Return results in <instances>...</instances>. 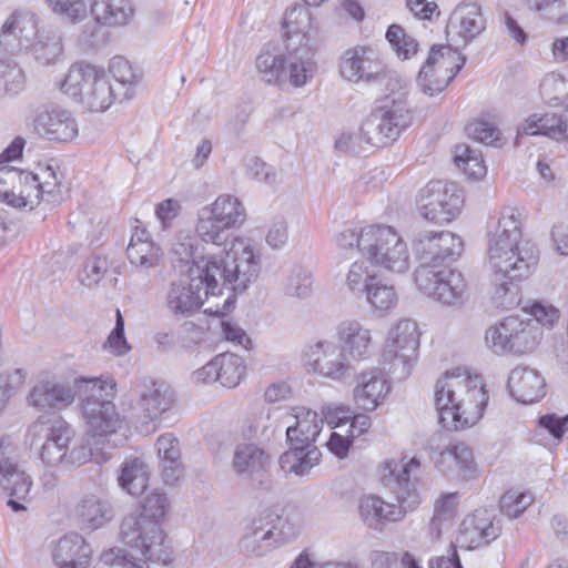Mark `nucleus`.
<instances>
[{"label": "nucleus", "instance_id": "obj_46", "mask_svg": "<svg viewBox=\"0 0 568 568\" xmlns=\"http://www.w3.org/2000/svg\"><path fill=\"white\" fill-rule=\"evenodd\" d=\"M219 383L227 388L237 386L245 375V365L241 356L223 353L217 355Z\"/></svg>", "mask_w": 568, "mask_h": 568}, {"label": "nucleus", "instance_id": "obj_19", "mask_svg": "<svg viewBox=\"0 0 568 568\" xmlns=\"http://www.w3.org/2000/svg\"><path fill=\"white\" fill-rule=\"evenodd\" d=\"M414 278L418 291L425 296L448 306L462 303L466 282L459 271L446 266L416 268Z\"/></svg>", "mask_w": 568, "mask_h": 568}, {"label": "nucleus", "instance_id": "obj_27", "mask_svg": "<svg viewBox=\"0 0 568 568\" xmlns=\"http://www.w3.org/2000/svg\"><path fill=\"white\" fill-rule=\"evenodd\" d=\"M134 9L130 0H94L91 4L93 23L85 24L83 36L90 45L95 43L97 32L101 26H123L132 18Z\"/></svg>", "mask_w": 568, "mask_h": 568}, {"label": "nucleus", "instance_id": "obj_36", "mask_svg": "<svg viewBox=\"0 0 568 568\" xmlns=\"http://www.w3.org/2000/svg\"><path fill=\"white\" fill-rule=\"evenodd\" d=\"M91 548L79 534L60 538L52 551L53 562L59 568H88Z\"/></svg>", "mask_w": 568, "mask_h": 568}, {"label": "nucleus", "instance_id": "obj_34", "mask_svg": "<svg viewBox=\"0 0 568 568\" xmlns=\"http://www.w3.org/2000/svg\"><path fill=\"white\" fill-rule=\"evenodd\" d=\"M126 256L131 265L148 272L160 265L163 253L145 229L135 227L126 247Z\"/></svg>", "mask_w": 568, "mask_h": 568}, {"label": "nucleus", "instance_id": "obj_44", "mask_svg": "<svg viewBox=\"0 0 568 568\" xmlns=\"http://www.w3.org/2000/svg\"><path fill=\"white\" fill-rule=\"evenodd\" d=\"M10 184L18 183L21 189L18 194V207L24 210H33L41 202V191H39L40 182L37 173L21 170V173H13L8 176Z\"/></svg>", "mask_w": 568, "mask_h": 568}, {"label": "nucleus", "instance_id": "obj_37", "mask_svg": "<svg viewBox=\"0 0 568 568\" xmlns=\"http://www.w3.org/2000/svg\"><path fill=\"white\" fill-rule=\"evenodd\" d=\"M161 476L165 484L174 485L183 475L179 439L171 433L161 435L155 443Z\"/></svg>", "mask_w": 568, "mask_h": 568}, {"label": "nucleus", "instance_id": "obj_13", "mask_svg": "<svg viewBox=\"0 0 568 568\" xmlns=\"http://www.w3.org/2000/svg\"><path fill=\"white\" fill-rule=\"evenodd\" d=\"M32 478L20 464L18 449L8 438L0 439V487L9 497L7 505L14 513L27 510Z\"/></svg>", "mask_w": 568, "mask_h": 568}, {"label": "nucleus", "instance_id": "obj_55", "mask_svg": "<svg viewBox=\"0 0 568 568\" xmlns=\"http://www.w3.org/2000/svg\"><path fill=\"white\" fill-rule=\"evenodd\" d=\"M554 113H534L530 114L517 129L518 135H546L552 139Z\"/></svg>", "mask_w": 568, "mask_h": 568}, {"label": "nucleus", "instance_id": "obj_47", "mask_svg": "<svg viewBox=\"0 0 568 568\" xmlns=\"http://www.w3.org/2000/svg\"><path fill=\"white\" fill-rule=\"evenodd\" d=\"M542 100L550 105L568 104V79L557 72L547 73L539 85Z\"/></svg>", "mask_w": 568, "mask_h": 568}, {"label": "nucleus", "instance_id": "obj_26", "mask_svg": "<svg viewBox=\"0 0 568 568\" xmlns=\"http://www.w3.org/2000/svg\"><path fill=\"white\" fill-rule=\"evenodd\" d=\"M74 429L62 418L53 419L45 428L44 443L41 446L40 459L47 467L63 468L68 446L74 437Z\"/></svg>", "mask_w": 568, "mask_h": 568}, {"label": "nucleus", "instance_id": "obj_57", "mask_svg": "<svg viewBox=\"0 0 568 568\" xmlns=\"http://www.w3.org/2000/svg\"><path fill=\"white\" fill-rule=\"evenodd\" d=\"M37 175L40 182L41 200L52 204L59 203L62 200V185L53 168L48 165Z\"/></svg>", "mask_w": 568, "mask_h": 568}, {"label": "nucleus", "instance_id": "obj_31", "mask_svg": "<svg viewBox=\"0 0 568 568\" xmlns=\"http://www.w3.org/2000/svg\"><path fill=\"white\" fill-rule=\"evenodd\" d=\"M507 388L518 403L532 404L546 395V381L537 369L517 366L508 376Z\"/></svg>", "mask_w": 568, "mask_h": 568}, {"label": "nucleus", "instance_id": "obj_18", "mask_svg": "<svg viewBox=\"0 0 568 568\" xmlns=\"http://www.w3.org/2000/svg\"><path fill=\"white\" fill-rule=\"evenodd\" d=\"M303 361L308 371L337 383L345 382L354 373L346 354L335 342L328 339L307 344L303 351Z\"/></svg>", "mask_w": 568, "mask_h": 568}, {"label": "nucleus", "instance_id": "obj_5", "mask_svg": "<svg viewBox=\"0 0 568 568\" xmlns=\"http://www.w3.org/2000/svg\"><path fill=\"white\" fill-rule=\"evenodd\" d=\"M488 398L481 378L460 368L446 372L435 384L434 405L439 424L447 430H462L477 424Z\"/></svg>", "mask_w": 568, "mask_h": 568}, {"label": "nucleus", "instance_id": "obj_17", "mask_svg": "<svg viewBox=\"0 0 568 568\" xmlns=\"http://www.w3.org/2000/svg\"><path fill=\"white\" fill-rule=\"evenodd\" d=\"M287 525V519L282 515L265 509L245 528L240 548L247 556H265L287 538L284 531Z\"/></svg>", "mask_w": 568, "mask_h": 568}, {"label": "nucleus", "instance_id": "obj_58", "mask_svg": "<svg viewBox=\"0 0 568 568\" xmlns=\"http://www.w3.org/2000/svg\"><path fill=\"white\" fill-rule=\"evenodd\" d=\"M530 8L542 17L557 23H568L566 0H527Z\"/></svg>", "mask_w": 568, "mask_h": 568}, {"label": "nucleus", "instance_id": "obj_16", "mask_svg": "<svg viewBox=\"0 0 568 568\" xmlns=\"http://www.w3.org/2000/svg\"><path fill=\"white\" fill-rule=\"evenodd\" d=\"M417 204L424 219L444 224L458 216L464 197L455 183L430 181L419 191Z\"/></svg>", "mask_w": 568, "mask_h": 568}, {"label": "nucleus", "instance_id": "obj_35", "mask_svg": "<svg viewBox=\"0 0 568 568\" xmlns=\"http://www.w3.org/2000/svg\"><path fill=\"white\" fill-rule=\"evenodd\" d=\"M294 424L286 428V439L290 445H315L324 423L318 414L307 407L292 408Z\"/></svg>", "mask_w": 568, "mask_h": 568}, {"label": "nucleus", "instance_id": "obj_61", "mask_svg": "<svg viewBox=\"0 0 568 568\" xmlns=\"http://www.w3.org/2000/svg\"><path fill=\"white\" fill-rule=\"evenodd\" d=\"M103 348L116 356H122L131 349L124 335V320L120 310H116L115 325L104 342Z\"/></svg>", "mask_w": 568, "mask_h": 568}, {"label": "nucleus", "instance_id": "obj_11", "mask_svg": "<svg viewBox=\"0 0 568 568\" xmlns=\"http://www.w3.org/2000/svg\"><path fill=\"white\" fill-rule=\"evenodd\" d=\"M365 257L375 266L393 273H405L409 268V251L399 233L388 225H368L364 239Z\"/></svg>", "mask_w": 568, "mask_h": 568}, {"label": "nucleus", "instance_id": "obj_6", "mask_svg": "<svg viewBox=\"0 0 568 568\" xmlns=\"http://www.w3.org/2000/svg\"><path fill=\"white\" fill-rule=\"evenodd\" d=\"M0 45L9 53L30 49L42 65L55 64L62 60V37L58 31L38 30V18L30 11H14L3 23Z\"/></svg>", "mask_w": 568, "mask_h": 568}, {"label": "nucleus", "instance_id": "obj_43", "mask_svg": "<svg viewBox=\"0 0 568 568\" xmlns=\"http://www.w3.org/2000/svg\"><path fill=\"white\" fill-rule=\"evenodd\" d=\"M109 72L114 79L120 94V101L134 95V89L140 80L131 63L123 57H113L109 63Z\"/></svg>", "mask_w": 568, "mask_h": 568}, {"label": "nucleus", "instance_id": "obj_8", "mask_svg": "<svg viewBox=\"0 0 568 568\" xmlns=\"http://www.w3.org/2000/svg\"><path fill=\"white\" fill-rule=\"evenodd\" d=\"M83 393H90L82 399V414L88 425V434L93 437H106L118 433L124 424L113 403L115 382L112 378H80L77 384Z\"/></svg>", "mask_w": 568, "mask_h": 568}, {"label": "nucleus", "instance_id": "obj_32", "mask_svg": "<svg viewBox=\"0 0 568 568\" xmlns=\"http://www.w3.org/2000/svg\"><path fill=\"white\" fill-rule=\"evenodd\" d=\"M337 339L341 349L349 361L361 362L371 357L373 337L371 329L356 320L342 322L337 327Z\"/></svg>", "mask_w": 568, "mask_h": 568}, {"label": "nucleus", "instance_id": "obj_48", "mask_svg": "<svg viewBox=\"0 0 568 568\" xmlns=\"http://www.w3.org/2000/svg\"><path fill=\"white\" fill-rule=\"evenodd\" d=\"M196 236L201 242L221 245L227 240L229 226H224L215 221L212 213H206L205 207L200 211L196 224Z\"/></svg>", "mask_w": 568, "mask_h": 568}, {"label": "nucleus", "instance_id": "obj_28", "mask_svg": "<svg viewBox=\"0 0 568 568\" xmlns=\"http://www.w3.org/2000/svg\"><path fill=\"white\" fill-rule=\"evenodd\" d=\"M389 392L390 383L383 372L378 368H372L362 372L357 376L353 397L358 408L373 412L384 403Z\"/></svg>", "mask_w": 568, "mask_h": 568}, {"label": "nucleus", "instance_id": "obj_22", "mask_svg": "<svg viewBox=\"0 0 568 568\" xmlns=\"http://www.w3.org/2000/svg\"><path fill=\"white\" fill-rule=\"evenodd\" d=\"M418 346L417 324L410 320H402L388 332L382 355L383 361L394 363V365L399 363L403 373L408 374L410 362L416 357Z\"/></svg>", "mask_w": 568, "mask_h": 568}, {"label": "nucleus", "instance_id": "obj_33", "mask_svg": "<svg viewBox=\"0 0 568 568\" xmlns=\"http://www.w3.org/2000/svg\"><path fill=\"white\" fill-rule=\"evenodd\" d=\"M202 250L203 246L196 235L179 233L171 250L174 267H179L181 273H184L186 267L187 274H199L212 257L205 258Z\"/></svg>", "mask_w": 568, "mask_h": 568}, {"label": "nucleus", "instance_id": "obj_45", "mask_svg": "<svg viewBox=\"0 0 568 568\" xmlns=\"http://www.w3.org/2000/svg\"><path fill=\"white\" fill-rule=\"evenodd\" d=\"M454 161L457 168L471 179H480L486 175L487 168L479 149H474L468 144H458L455 146Z\"/></svg>", "mask_w": 568, "mask_h": 568}, {"label": "nucleus", "instance_id": "obj_24", "mask_svg": "<svg viewBox=\"0 0 568 568\" xmlns=\"http://www.w3.org/2000/svg\"><path fill=\"white\" fill-rule=\"evenodd\" d=\"M435 466L446 475H457L465 480L475 479L479 475L474 452L464 442L448 443L435 458Z\"/></svg>", "mask_w": 568, "mask_h": 568}, {"label": "nucleus", "instance_id": "obj_63", "mask_svg": "<svg viewBox=\"0 0 568 568\" xmlns=\"http://www.w3.org/2000/svg\"><path fill=\"white\" fill-rule=\"evenodd\" d=\"M466 133L475 141L481 142L487 145H497L500 139V131L485 120H478L466 126Z\"/></svg>", "mask_w": 568, "mask_h": 568}, {"label": "nucleus", "instance_id": "obj_51", "mask_svg": "<svg viewBox=\"0 0 568 568\" xmlns=\"http://www.w3.org/2000/svg\"><path fill=\"white\" fill-rule=\"evenodd\" d=\"M364 295L372 307L378 311H388L397 304V294L394 287L382 283L377 276L368 285Z\"/></svg>", "mask_w": 568, "mask_h": 568}, {"label": "nucleus", "instance_id": "obj_12", "mask_svg": "<svg viewBox=\"0 0 568 568\" xmlns=\"http://www.w3.org/2000/svg\"><path fill=\"white\" fill-rule=\"evenodd\" d=\"M413 115L406 102L395 101L375 108L362 123L365 144L385 146L396 141L412 124Z\"/></svg>", "mask_w": 568, "mask_h": 568}, {"label": "nucleus", "instance_id": "obj_60", "mask_svg": "<svg viewBox=\"0 0 568 568\" xmlns=\"http://www.w3.org/2000/svg\"><path fill=\"white\" fill-rule=\"evenodd\" d=\"M169 507L170 504L165 494L153 491L145 497L141 511L136 514L149 517L152 520L155 519L161 525Z\"/></svg>", "mask_w": 568, "mask_h": 568}, {"label": "nucleus", "instance_id": "obj_7", "mask_svg": "<svg viewBox=\"0 0 568 568\" xmlns=\"http://www.w3.org/2000/svg\"><path fill=\"white\" fill-rule=\"evenodd\" d=\"M60 89L92 112H103L114 100H120L118 89L110 83L104 69L84 62L69 68Z\"/></svg>", "mask_w": 568, "mask_h": 568}, {"label": "nucleus", "instance_id": "obj_1", "mask_svg": "<svg viewBox=\"0 0 568 568\" xmlns=\"http://www.w3.org/2000/svg\"><path fill=\"white\" fill-rule=\"evenodd\" d=\"M261 271L260 255L252 245L236 240L222 255H212L199 274H186L171 281L164 305L175 316L197 311L209 295H221L224 288L242 293L256 281Z\"/></svg>", "mask_w": 568, "mask_h": 568}, {"label": "nucleus", "instance_id": "obj_49", "mask_svg": "<svg viewBox=\"0 0 568 568\" xmlns=\"http://www.w3.org/2000/svg\"><path fill=\"white\" fill-rule=\"evenodd\" d=\"M366 234H368V226L344 229L335 236L336 247L345 256H353L358 252L365 257L364 239Z\"/></svg>", "mask_w": 568, "mask_h": 568}, {"label": "nucleus", "instance_id": "obj_42", "mask_svg": "<svg viewBox=\"0 0 568 568\" xmlns=\"http://www.w3.org/2000/svg\"><path fill=\"white\" fill-rule=\"evenodd\" d=\"M149 483L146 465L140 458L126 459L119 476L120 486L132 496L144 493Z\"/></svg>", "mask_w": 568, "mask_h": 568}, {"label": "nucleus", "instance_id": "obj_56", "mask_svg": "<svg viewBox=\"0 0 568 568\" xmlns=\"http://www.w3.org/2000/svg\"><path fill=\"white\" fill-rule=\"evenodd\" d=\"M531 493L516 489L507 490L500 498V511L509 518H518L531 504Z\"/></svg>", "mask_w": 568, "mask_h": 568}, {"label": "nucleus", "instance_id": "obj_29", "mask_svg": "<svg viewBox=\"0 0 568 568\" xmlns=\"http://www.w3.org/2000/svg\"><path fill=\"white\" fill-rule=\"evenodd\" d=\"M80 379H75L73 386L50 382H40L34 385L28 395V403L39 410L63 409L71 405L77 395L83 389L78 387Z\"/></svg>", "mask_w": 568, "mask_h": 568}, {"label": "nucleus", "instance_id": "obj_64", "mask_svg": "<svg viewBox=\"0 0 568 568\" xmlns=\"http://www.w3.org/2000/svg\"><path fill=\"white\" fill-rule=\"evenodd\" d=\"M109 262L106 257L94 256L89 258L84 264L81 282L85 286H92L98 284L108 271Z\"/></svg>", "mask_w": 568, "mask_h": 568}, {"label": "nucleus", "instance_id": "obj_25", "mask_svg": "<svg viewBox=\"0 0 568 568\" xmlns=\"http://www.w3.org/2000/svg\"><path fill=\"white\" fill-rule=\"evenodd\" d=\"M34 131L43 139L69 142L78 135V123L71 112L52 108L39 111L33 120Z\"/></svg>", "mask_w": 568, "mask_h": 568}, {"label": "nucleus", "instance_id": "obj_14", "mask_svg": "<svg viewBox=\"0 0 568 568\" xmlns=\"http://www.w3.org/2000/svg\"><path fill=\"white\" fill-rule=\"evenodd\" d=\"M417 268H439L455 262L463 252L462 239L449 231L422 230L413 239Z\"/></svg>", "mask_w": 568, "mask_h": 568}, {"label": "nucleus", "instance_id": "obj_40", "mask_svg": "<svg viewBox=\"0 0 568 568\" xmlns=\"http://www.w3.org/2000/svg\"><path fill=\"white\" fill-rule=\"evenodd\" d=\"M77 515L89 529H98L110 521L113 510L110 504L97 495H87L77 506Z\"/></svg>", "mask_w": 568, "mask_h": 568}, {"label": "nucleus", "instance_id": "obj_10", "mask_svg": "<svg viewBox=\"0 0 568 568\" xmlns=\"http://www.w3.org/2000/svg\"><path fill=\"white\" fill-rule=\"evenodd\" d=\"M536 325V321L519 316L505 317L486 331L485 343L497 355L530 353L542 335V331H538Z\"/></svg>", "mask_w": 568, "mask_h": 568}, {"label": "nucleus", "instance_id": "obj_50", "mask_svg": "<svg viewBox=\"0 0 568 568\" xmlns=\"http://www.w3.org/2000/svg\"><path fill=\"white\" fill-rule=\"evenodd\" d=\"M386 39L402 60L410 59L417 52L418 43L416 39L407 34L399 24L394 23L388 27Z\"/></svg>", "mask_w": 568, "mask_h": 568}, {"label": "nucleus", "instance_id": "obj_3", "mask_svg": "<svg viewBox=\"0 0 568 568\" xmlns=\"http://www.w3.org/2000/svg\"><path fill=\"white\" fill-rule=\"evenodd\" d=\"M311 13L304 7L286 10L283 21L284 49L265 47L256 57L258 74L267 84L303 87L313 77L315 63L308 45Z\"/></svg>", "mask_w": 568, "mask_h": 568}, {"label": "nucleus", "instance_id": "obj_41", "mask_svg": "<svg viewBox=\"0 0 568 568\" xmlns=\"http://www.w3.org/2000/svg\"><path fill=\"white\" fill-rule=\"evenodd\" d=\"M205 212L212 213L217 223L230 229L241 226L246 219V211L242 202L230 194L220 195Z\"/></svg>", "mask_w": 568, "mask_h": 568}, {"label": "nucleus", "instance_id": "obj_62", "mask_svg": "<svg viewBox=\"0 0 568 568\" xmlns=\"http://www.w3.org/2000/svg\"><path fill=\"white\" fill-rule=\"evenodd\" d=\"M100 560L105 566L121 568H149L142 559L135 558L122 548H111L101 554Z\"/></svg>", "mask_w": 568, "mask_h": 568}, {"label": "nucleus", "instance_id": "obj_59", "mask_svg": "<svg viewBox=\"0 0 568 568\" xmlns=\"http://www.w3.org/2000/svg\"><path fill=\"white\" fill-rule=\"evenodd\" d=\"M54 13L70 21H81L87 16V4L83 0H45Z\"/></svg>", "mask_w": 568, "mask_h": 568}, {"label": "nucleus", "instance_id": "obj_54", "mask_svg": "<svg viewBox=\"0 0 568 568\" xmlns=\"http://www.w3.org/2000/svg\"><path fill=\"white\" fill-rule=\"evenodd\" d=\"M375 277V274L369 273L365 262L355 261L349 266L345 284L352 294L362 297Z\"/></svg>", "mask_w": 568, "mask_h": 568}, {"label": "nucleus", "instance_id": "obj_30", "mask_svg": "<svg viewBox=\"0 0 568 568\" xmlns=\"http://www.w3.org/2000/svg\"><path fill=\"white\" fill-rule=\"evenodd\" d=\"M499 531V526L494 524L491 511L480 508L464 518L459 528L458 541L468 548H477L495 540Z\"/></svg>", "mask_w": 568, "mask_h": 568}, {"label": "nucleus", "instance_id": "obj_21", "mask_svg": "<svg viewBox=\"0 0 568 568\" xmlns=\"http://www.w3.org/2000/svg\"><path fill=\"white\" fill-rule=\"evenodd\" d=\"M341 74L352 82L384 84L393 79V72L387 69L378 54L369 48L347 50L341 61Z\"/></svg>", "mask_w": 568, "mask_h": 568}, {"label": "nucleus", "instance_id": "obj_39", "mask_svg": "<svg viewBox=\"0 0 568 568\" xmlns=\"http://www.w3.org/2000/svg\"><path fill=\"white\" fill-rule=\"evenodd\" d=\"M321 456L315 445H290V449L280 457V466L285 473L303 476L318 464Z\"/></svg>", "mask_w": 568, "mask_h": 568}, {"label": "nucleus", "instance_id": "obj_4", "mask_svg": "<svg viewBox=\"0 0 568 568\" xmlns=\"http://www.w3.org/2000/svg\"><path fill=\"white\" fill-rule=\"evenodd\" d=\"M420 469L417 457L392 458L386 460L381 470V481L392 494L397 504L386 503L377 495H364L357 505L358 517L368 529L382 532L388 524L402 521L408 511L420 504L416 489V479Z\"/></svg>", "mask_w": 568, "mask_h": 568}, {"label": "nucleus", "instance_id": "obj_9", "mask_svg": "<svg viewBox=\"0 0 568 568\" xmlns=\"http://www.w3.org/2000/svg\"><path fill=\"white\" fill-rule=\"evenodd\" d=\"M120 535L123 544L141 556L143 564L168 566L172 562V552L164 545L163 529L155 519L129 514L121 523Z\"/></svg>", "mask_w": 568, "mask_h": 568}, {"label": "nucleus", "instance_id": "obj_2", "mask_svg": "<svg viewBox=\"0 0 568 568\" xmlns=\"http://www.w3.org/2000/svg\"><path fill=\"white\" fill-rule=\"evenodd\" d=\"M521 212L504 207L487 224V257L493 271V303L498 308L510 310L520 303L516 283L527 278L539 260L538 248L528 242L520 245Z\"/></svg>", "mask_w": 568, "mask_h": 568}, {"label": "nucleus", "instance_id": "obj_20", "mask_svg": "<svg viewBox=\"0 0 568 568\" xmlns=\"http://www.w3.org/2000/svg\"><path fill=\"white\" fill-rule=\"evenodd\" d=\"M139 395L138 419L140 432L149 434L156 430L154 424L175 403L174 390L164 382L144 377L136 386Z\"/></svg>", "mask_w": 568, "mask_h": 568}, {"label": "nucleus", "instance_id": "obj_38", "mask_svg": "<svg viewBox=\"0 0 568 568\" xmlns=\"http://www.w3.org/2000/svg\"><path fill=\"white\" fill-rule=\"evenodd\" d=\"M268 464V455L255 444H239L235 447L232 468L235 474L245 479L265 470Z\"/></svg>", "mask_w": 568, "mask_h": 568}, {"label": "nucleus", "instance_id": "obj_15", "mask_svg": "<svg viewBox=\"0 0 568 568\" xmlns=\"http://www.w3.org/2000/svg\"><path fill=\"white\" fill-rule=\"evenodd\" d=\"M466 57L448 45H433L417 75L420 90L430 97L440 93L463 69Z\"/></svg>", "mask_w": 568, "mask_h": 568}, {"label": "nucleus", "instance_id": "obj_52", "mask_svg": "<svg viewBox=\"0 0 568 568\" xmlns=\"http://www.w3.org/2000/svg\"><path fill=\"white\" fill-rule=\"evenodd\" d=\"M312 274L302 265L291 268L284 283V292L288 296L306 297L312 291Z\"/></svg>", "mask_w": 568, "mask_h": 568}, {"label": "nucleus", "instance_id": "obj_23", "mask_svg": "<svg viewBox=\"0 0 568 568\" xmlns=\"http://www.w3.org/2000/svg\"><path fill=\"white\" fill-rule=\"evenodd\" d=\"M480 7L476 3H462L450 13L446 33L449 40L464 47L485 30Z\"/></svg>", "mask_w": 568, "mask_h": 568}, {"label": "nucleus", "instance_id": "obj_53", "mask_svg": "<svg viewBox=\"0 0 568 568\" xmlns=\"http://www.w3.org/2000/svg\"><path fill=\"white\" fill-rule=\"evenodd\" d=\"M26 376L27 373L22 368H12L0 373V415L24 384Z\"/></svg>", "mask_w": 568, "mask_h": 568}]
</instances>
